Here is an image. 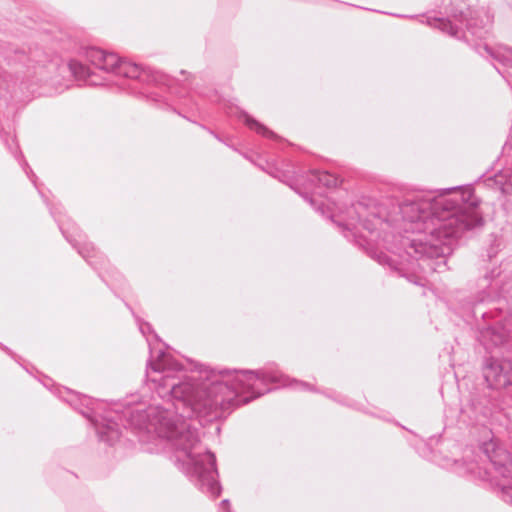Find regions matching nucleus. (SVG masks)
<instances>
[{
	"label": "nucleus",
	"mask_w": 512,
	"mask_h": 512,
	"mask_svg": "<svg viewBox=\"0 0 512 512\" xmlns=\"http://www.w3.org/2000/svg\"><path fill=\"white\" fill-rule=\"evenodd\" d=\"M150 451H158L160 450L159 448H149Z\"/></svg>",
	"instance_id": "17"
},
{
	"label": "nucleus",
	"mask_w": 512,
	"mask_h": 512,
	"mask_svg": "<svg viewBox=\"0 0 512 512\" xmlns=\"http://www.w3.org/2000/svg\"><path fill=\"white\" fill-rule=\"evenodd\" d=\"M124 416L128 419V422L138 429H145L147 433L153 434L158 440L159 443H156V446L164 445L165 447L170 448L174 453L175 460L180 463L188 473H191L195 477L199 479L203 487H206L207 491L212 496H217L220 493V486L217 482L216 475L217 471L215 468V458L209 453L205 452L201 447L198 439L197 433L194 431V436L196 438L195 449L190 448L187 441L182 438V444H184L188 451L192 455V463H184L177 459L176 449L172 445L170 441L166 437L159 436L152 423H155L156 420L149 411L146 410L145 403H138L134 407L128 408Z\"/></svg>",
	"instance_id": "3"
},
{
	"label": "nucleus",
	"mask_w": 512,
	"mask_h": 512,
	"mask_svg": "<svg viewBox=\"0 0 512 512\" xmlns=\"http://www.w3.org/2000/svg\"><path fill=\"white\" fill-rule=\"evenodd\" d=\"M494 183L504 194L512 192V171L504 170L497 174L494 178Z\"/></svg>",
	"instance_id": "8"
},
{
	"label": "nucleus",
	"mask_w": 512,
	"mask_h": 512,
	"mask_svg": "<svg viewBox=\"0 0 512 512\" xmlns=\"http://www.w3.org/2000/svg\"><path fill=\"white\" fill-rule=\"evenodd\" d=\"M485 453L492 462L495 470L501 476L498 485L501 487L505 497L512 501V463L507 451L491 441L485 444Z\"/></svg>",
	"instance_id": "4"
},
{
	"label": "nucleus",
	"mask_w": 512,
	"mask_h": 512,
	"mask_svg": "<svg viewBox=\"0 0 512 512\" xmlns=\"http://www.w3.org/2000/svg\"><path fill=\"white\" fill-rule=\"evenodd\" d=\"M312 181L317 182L319 185L325 187H334L338 183L337 177L328 172H313Z\"/></svg>",
	"instance_id": "11"
},
{
	"label": "nucleus",
	"mask_w": 512,
	"mask_h": 512,
	"mask_svg": "<svg viewBox=\"0 0 512 512\" xmlns=\"http://www.w3.org/2000/svg\"><path fill=\"white\" fill-rule=\"evenodd\" d=\"M115 423H109L107 425L96 426L98 434L106 442H113L119 435V431Z\"/></svg>",
	"instance_id": "10"
},
{
	"label": "nucleus",
	"mask_w": 512,
	"mask_h": 512,
	"mask_svg": "<svg viewBox=\"0 0 512 512\" xmlns=\"http://www.w3.org/2000/svg\"><path fill=\"white\" fill-rule=\"evenodd\" d=\"M228 507V501H223L220 512H224V510Z\"/></svg>",
	"instance_id": "16"
},
{
	"label": "nucleus",
	"mask_w": 512,
	"mask_h": 512,
	"mask_svg": "<svg viewBox=\"0 0 512 512\" xmlns=\"http://www.w3.org/2000/svg\"><path fill=\"white\" fill-rule=\"evenodd\" d=\"M410 211L419 213L417 219L411 218L412 232L417 234L410 240L411 248L429 257L443 255L446 249L440 245H446L482 221L470 188L453 189L431 201L413 204Z\"/></svg>",
	"instance_id": "2"
},
{
	"label": "nucleus",
	"mask_w": 512,
	"mask_h": 512,
	"mask_svg": "<svg viewBox=\"0 0 512 512\" xmlns=\"http://www.w3.org/2000/svg\"><path fill=\"white\" fill-rule=\"evenodd\" d=\"M88 57L91 63L99 69L115 74L121 62V58H119L116 54L107 53L100 49H92L89 52Z\"/></svg>",
	"instance_id": "6"
},
{
	"label": "nucleus",
	"mask_w": 512,
	"mask_h": 512,
	"mask_svg": "<svg viewBox=\"0 0 512 512\" xmlns=\"http://www.w3.org/2000/svg\"><path fill=\"white\" fill-rule=\"evenodd\" d=\"M512 335V329L500 326L489 327L480 332V341L486 347L498 346L504 343Z\"/></svg>",
	"instance_id": "7"
},
{
	"label": "nucleus",
	"mask_w": 512,
	"mask_h": 512,
	"mask_svg": "<svg viewBox=\"0 0 512 512\" xmlns=\"http://www.w3.org/2000/svg\"><path fill=\"white\" fill-rule=\"evenodd\" d=\"M71 73L80 80L86 79L89 75L88 68L78 61H71L69 63Z\"/></svg>",
	"instance_id": "12"
},
{
	"label": "nucleus",
	"mask_w": 512,
	"mask_h": 512,
	"mask_svg": "<svg viewBox=\"0 0 512 512\" xmlns=\"http://www.w3.org/2000/svg\"><path fill=\"white\" fill-rule=\"evenodd\" d=\"M483 373L491 388L500 389L512 383V364L510 361L490 358L484 367Z\"/></svg>",
	"instance_id": "5"
},
{
	"label": "nucleus",
	"mask_w": 512,
	"mask_h": 512,
	"mask_svg": "<svg viewBox=\"0 0 512 512\" xmlns=\"http://www.w3.org/2000/svg\"><path fill=\"white\" fill-rule=\"evenodd\" d=\"M140 330H141L143 335H147L148 333H151V327H150V325L148 323L141 324L140 325Z\"/></svg>",
	"instance_id": "15"
},
{
	"label": "nucleus",
	"mask_w": 512,
	"mask_h": 512,
	"mask_svg": "<svg viewBox=\"0 0 512 512\" xmlns=\"http://www.w3.org/2000/svg\"><path fill=\"white\" fill-rule=\"evenodd\" d=\"M147 379L154 384L162 399L161 404L146 406L156 420L152 425L159 436L166 437L175 447L177 459L189 464L192 463V455L182 444V438L194 449L196 438L190 425L179 417H217L219 408L224 410L234 403L247 402L249 397L240 399L245 393L260 395L261 385L294 386L297 389L308 387L275 369L261 372H215L203 369L187 373L164 352H160L156 358L152 354Z\"/></svg>",
	"instance_id": "1"
},
{
	"label": "nucleus",
	"mask_w": 512,
	"mask_h": 512,
	"mask_svg": "<svg viewBox=\"0 0 512 512\" xmlns=\"http://www.w3.org/2000/svg\"><path fill=\"white\" fill-rule=\"evenodd\" d=\"M116 74L128 78H138L141 74V68L137 64L121 59Z\"/></svg>",
	"instance_id": "9"
},
{
	"label": "nucleus",
	"mask_w": 512,
	"mask_h": 512,
	"mask_svg": "<svg viewBox=\"0 0 512 512\" xmlns=\"http://www.w3.org/2000/svg\"><path fill=\"white\" fill-rule=\"evenodd\" d=\"M245 122L246 124L256 132L264 135V136H272L273 133L269 131L266 127L255 121L254 119H251L248 116H245Z\"/></svg>",
	"instance_id": "13"
},
{
	"label": "nucleus",
	"mask_w": 512,
	"mask_h": 512,
	"mask_svg": "<svg viewBox=\"0 0 512 512\" xmlns=\"http://www.w3.org/2000/svg\"><path fill=\"white\" fill-rule=\"evenodd\" d=\"M434 25L442 30H446L448 27L451 28L450 24L444 20H435Z\"/></svg>",
	"instance_id": "14"
}]
</instances>
